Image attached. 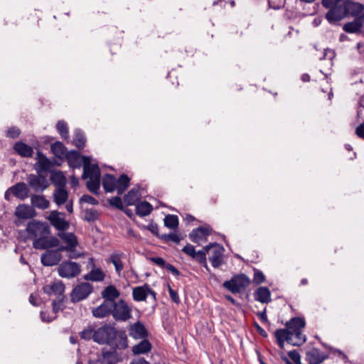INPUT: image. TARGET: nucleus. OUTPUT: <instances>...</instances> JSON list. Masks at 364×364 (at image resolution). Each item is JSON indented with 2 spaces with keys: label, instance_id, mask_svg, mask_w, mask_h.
<instances>
[{
  "label": "nucleus",
  "instance_id": "6",
  "mask_svg": "<svg viewBox=\"0 0 364 364\" xmlns=\"http://www.w3.org/2000/svg\"><path fill=\"white\" fill-rule=\"evenodd\" d=\"M65 216L64 213L53 210L50 213L47 219L58 232H65L70 228V223L65 220Z\"/></svg>",
  "mask_w": 364,
  "mask_h": 364
},
{
  "label": "nucleus",
  "instance_id": "9",
  "mask_svg": "<svg viewBox=\"0 0 364 364\" xmlns=\"http://www.w3.org/2000/svg\"><path fill=\"white\" fill-rule=\"evenodd\" d=\"M61 252V250H59V247L56 250H46V251L41 255V263L46 267L57 265L62 259Z\"/></svg>",
  "mask_w": 364,
  "mask_h": 364
},
{
  "label": "nucleus",
  "instance_id": "18",
  "mask_svg": "<svg viewBox=\"0 0 364 364\" xmlns=\"http://www.w3.org/2000/svg\"><path fill=\"white\" fill-rule=\"evenodd\" d=\"M119 361L116 350L113 351H103L97 360L90 362V364H117Z\"/></svg>",
  "mask_w": 364,
  "mask_h": 364
},
{
  "label": "nucleus",
  "instance_id": "52",
  "mask_svg": "<svg viewBox=\"0 0 364 364\" xmlns=\"http://www.w3.org/2000/svg\"><path fill=\"white\" fill-rule=\"evenodd\" d=\"M65 298H58L57 300H53L52 302L53 311L55 314L58 313L60 311H63L64 309L63 303Z\"/></svg>",
  "mask_w": 364,
  "mask_h": 364
},
{
  "label": "nucleus",
  "instance_id": "30",
  "mask_svg": "<svg viewBox=\"0 0 364 364\" xmlns=\"http://www.w3.org/2000/svg\"><path fill=\"white\" fill-rule=\"evenodd\" d=\"M105 274L100 268H93L88 274L84 275L86 281L102 282L105 279Z\"/></svg>",
  "mask_w": 364,
  "mask_h": 364
},
{
  "label": "nucleus",
  "instance_id": "1",
  "mask_svg": "<svg viewBox=\"0 0 364 364\" xmlns=\"http://www.w3.org/2000/svg\"><path fill=\"white\" fill-rule=\"evenodd\" d=\"M95 342L100 345H108L113 350H124L128 347L125 331L117 330L107 323L96 329Z\"/></svg>",
  "mask_w": 364,
  "mask_h": 364
},
{
  "label": "nucleus",
  "instance_id": "60",
  "mask_svg": "<svg viewBox=\"0 0 364 364\" xmlns=\"http://www.w3.org/2000/svg\"><path fill=\"white\" fill-rule=\"evenodd\" d=\"M288 355L296 364H301V356L296 350L289 351Z\"/></svg>",
  "mask_w": 364,
  "mask_h": 364
},
{
  "label": "nucleus",
  "instance_id": "61",
  "mask_svg": "<svg viewBox=\"0 0 364 364\" xmlns=\"http://www.w3.org/2000/svg\"><path fill=\"white\" fill-rule=\"evenodd\" d=\"M168 290L169 292L170 298L172 300V301L177 304H179L181 301L177 292L175 290H173L169 284L168 285Z\"/></svg>",
  "mask_w": 364,
  "mask_h": 364
},
{
  "label": "nucleus",
  "instance_id": "56",
  "mask_svg": "<svg viewBox=\"0 0 364 364\" xmlns=\"http://www.w3.org/2000/svg\"><path fill=\"white\" fill-rule=\"evenodd\" d=\"M108 202L111 206L115 207L119 210H123V204L119 196H114L108 199Z\"/></svg>",
  "mask_w": 364,
  "mask_h": 364
},
{
  "label": "nucleus",
  "instance_id": "26",
  "mask_svg": "<svg viewBox=\"0 0 364 364\" xmlns=\"http://www.w3.org/2000/svg\"><path fill=\"white\" fill-rule=\"evenodd\" d=\"M254 298L262 304H268L271 301V292L268 287H259L254 292Z\"/></svg>",
  "mask_w": 364,
  "mask_h": 364
},
{
  "label": "nucleus",
  "instance_id": "25",
  "mask_svg": "<svg viewBox=\"0 0 364 364\" xmlns=\"http://www.w3.org/2000/svg\"><path fill=\"white\" fill-rule=\"evenodd\" d=\"M82 156L79 151L71 150L68 151L65 158L70 167L73 168H80L82 166Z\"/></svg>",
  "mask_w": 364,
  "mask_h": 364
},
{
  "label": "nucleus",
  "instance_id": "58",
  "mask_svg": "<svg viewBox=\"0 0 364 364\" xmlns=\"http://www.w3.org/2000/svg\"><path fill=\"white\" fill-rule=\"evenodd\" d=\"M80 202L81 203H90L91 205H98L99 202L98 200L95 198L94 197L90 196V195H83L80 199Z\"/></svg>",
  "mask_w": 364,
  "mask_h": 364
},
{
  "label": "nucleus",
  "instance_id": "33",
  "mask_svg": "<svg viewBox=\"0 0 364 364\" xmlns=\"http://www.w3.org/2000/svg\"><path fill=\"white\" fill-rule=\"evenodd\" d=\"M38 160L37 165L39 166V169H37L38 173L41 171H46L52 166L50 161L41 151L37 152Z\"/></svg>",
  "mask_w": 364,
  "mask_h": 364
},
{
  "label": "nucleus",
  "instance_id": "62",
  "mask_svg": "<svg viewBox=\"0 0 364 364\" xmlns=\"http://www.w3.org/2000/svg\"><path fill=\"white\" fill-rule=\"evenodd\" d=\"M150 260L156 264V265L161 267H166L168 263H166V261L162 258L159 257H151Z\"/></svg>",
  "mask_w": 364,
  "mask_h": 364
},
{
  "label": "nucleus",
  "instance_id": "38",
  "mask_svg": "<svg viewBox=\"0 0 364 364\" xmlns=\"http://www.w3.org/2000/svg\"><path fill=\"white\" fill-rule=\"evenodd\" d=\"M306 322L304 318L300 317H294L286 323V327L289 328H297L300 331L305 327Z\"/></svg>",
  "mask_w": 364,
  "mask_h": 364
},
{
  "label": "nucleus",
  "instance_id": "43",
  "mask_svg": "<svg viewBox=\"0 0 364 364\" xmlns=\"http://www.w3.org/2000/svg\"><path fill=\"white\" fill-rule=\"evenodd\" d=\"M274 336L277 340L287 341L289 344H291V342H293V338H290L288 331L285 328H279L276 330L274 332Z\"/></svg>",
  "mask_w": 364,
  "mask_h": 364
},
{
  "label": "nucleus",
  "instance_id": "40",
  "mask_svg": "<svg viewBox=\"0 0 364 364\" xmlns=\"http://www.w3.org/2000/svg\"><path fill=\"white\" fill-rule=\"evenodd\" d=\"M85 143L86 138L84 133L80 129H76L74 134L73 144L79 149H82L85 146Z\"/></svg>",
  "mask_w": 364,
  "mask_h": 364
},
{
  "label": "nucleus",
  "instance_id": "3",
  "mask_svg": "<svg viewBox=\"0 0 364 364\" xmlns=\"http://www.w3.org/2000/svg\"><path fill=\"white\" fill-rule=\"evenodd\" d=\"M250 284V279L245 274L234 275L231 279L224 282L223 286L232 294L240 293Z\"/></svg>",
  "mask_w": 364,
  "mask_h": 364
},
{
  "label": "nucleus",
  "instance_id": "23",
  "mask_svg": "<svg viewBox=\"0 0 364 364\" xmlns=\"http://www.w3.org/2000/svg\"><path fill=\"white\" fill-rule=\"evenodd\" d=\"M14 150L21 157L31 158L33 154V148L26 143L19 141L14 144Z\"/></svg>",
  "mask_w": 364,
  "mask_h": 364
},
{
  "label": "nucleus",
  "instance_id": "37",
  "mask_svg": "<svg viewBox=\"0 0 364 364\" xmlns=\"http://www.w3.org/2000/svg\"><path fill=\"white\" fill-rule=\"evenodd\" d=\"M132 296L134 301H145L147 297L146 288L145 284L141 287H136L133 289Z\"/></svg>",
  "mask_w": 364,
  "mask_h": 364
},
{
  "label": "nucleus",
  "instance_id": "20",
  "mask_svg": "<svg viewBox=\"0 0 364 364\" xmlns=\"http://www.w3.org/2000/svg\"><path fill=\"white\" fill-rule=\"evenodd\" d=\"M59 239L55 236H46L39 244V242H36V250H49L50 248L59 247L60 245Z\"/></svg>",
  "mask_w": 364,
  "mask_h": 364
},
{
  "label": "nucleus",
  "instance_id": "63",
  "mask_svg": "<svg viewBox=\"0 0 364 364\" xmlns=\"http://www.w3.org/2000/svg\"><path fill=\"white\" fill-rule=\"evenodd\" d=\"M338 4H339L337 0H322V5L326 9H329Z\"/></svg>",
  "mask_w": 364,
  "mask_h": 364
},
{
  "label": "nucleus",
  "instance_id": "21",
  "mask_svg": "<svg viewBox=\"0 0 364 364\" xmlns=\"http://www.w3.org/2000/svg\"><path fill=\"white\" fill-rule=\"evenodd\" d=\"M9 190L12 192L16 198L24 200L28 197L29 188L27 185L23 182H19L11 186Z\"/></svg>",
  "mask_w": 364,
  "mask_h": 364
},
{
  "label": "nucleus",
  "instance_id": "34",
  "mask_svg": "<svg viewBox=\"0 0 364 364\" xmlns=\"http://www.w3.org/2000/svg\"><path fill=\"white\" fill-rule=\"evenodd\" d=\"M152 210L153 206L146 200L141 201L136 205V214L141 217L149 215Z\"/></svg>",
  "mask_w": 364,
  "mask_h": 364
},
{
  "label": "nucleus",
  "instance_id": "39",
  "mask_svg": "<svg viewBox=\"0 0 364 364\" xmlns=\"http://www.w3.org/2000/svg\"><path fill=\"white\" fill-rule=\"evenodd\" d=\"M164 226L171 229L176 230L178 227V218L176 215L168 214L164 219Z\"/></svg>",
  "mask_w": 364,
  "mask_h": 364
},
{
  "label": "nucleus",
  "instance_id": "41",
  "mask_svg": "<svg viewBox=\"0 0 364 364\" xmlns=\"http://www.w3.org/2000/svg\"><path fill=\"white\" fill-rule=\"evenodd\" d=\"M87 189L93 194L98 195L100 187V177L90 178L86 183Z\"/></svg>",
  "mask_w": 364,
  "mask_h": 364
},
{
  "label": "nucleus",
  "instance_id": "51",
  "mask_svg": "<svg viewBox=\"0 0 364 364\" xmlns=\"http://www.w3.org/2000/svg\"><path fill=\"white\" fill-rule=\"evenodd\" d=\"M90 161L91 159L89 156H82V165L83 166V173L82 175V179L87 178L88 168L92 166V164H90Z\"/></svg>",
  "mask_w": 364,
  "mask_h": 364
},
{
  "label": "nucleus",
  "instance_id": "22",
  "mask_svg": "<svg viewBox=\"0 0 364 364\" xmlns=\"http://www.w3.org/2000/svg\"><path fill=\"white\" fill-rule=\"evenodd\" d=\"M120 296L119 291L114 285H109L106 287L101 292L102 298L111 303L116 302V299Z\"/></svg>",
  "mask_w": 364,
  "mask_h": 364
},
{
  "label": "nucleus",
  "instance_id": "32",
  "mask_svg": "<svg viewBox=\"0 0 364 364\" xmlns=\"http://www.w3.org/2000/svg\"><path fill=\"white\" fill-rule=\"evenodd\" d=\"M31 201L33 206L44 210L48 208L49 201L42 195H32Z\"/></svg>",
  "mask_w": 364,
  "mask_h": 364
},
{
  "label": "nucleus",
  "instance_id": "16",
  "mask_svg": "<svg viewBox=\"0 0 364 364\" xmlns=\"http://www.w3.org/2000/svg\"><path fill=\"white\" fill-rule=\"evenodd\" d=\"M112 304L109 301L104 300L97 307L92 309V314L95 318H103L112 315Z\"/></svg>",
  "mask_w": 364,
  "mask_h": 364
},
{
  "label": "nucleus",
  "instance_id": "10",
  "mask_svg": "<svg viewBox=\"0 0 364 364\" xmlns=\"http://www.w3.org/2000/svg\"><path fill=\"white\" fill-rule=\"evenodd\" d=\"M326 18L331 24H336L346 17L343 2L328 9Z\"/></svg>",
  "mask_w": 364,
  "mask_h": 364
},
{
  "label": "nucleus",
  "instance_id": "29",
  "mask_svg": "<svg viewBox=\"0 0 364 364\" xmlns=\"http://www.w3.org/2000/svg\"><path fill=\"white\" fill-rule=\"evenodd\" d=\"M102 186L105 192L112 193L116 189L117 179L109 173H106L102 178Z\"/></svg>",
  "mask_w": 364,
  "mask_h": 364
},
{
  "label": "nucleus",
  "instance_id": "24",
  "mask_svg": "<svg viewBox=\"0 0 364 364\" xmlns=\"http://www.w3.org/2000/svg\"><path fill=\"white\" fill-rule=\"evenodd\" d=\"M327 356L321 354L318 348H314L306 353V360L311 364H320Z\"/></svg>",
  "mask_w": 364,
  "mask_h": 364
},
{
  "label": "nucleus",
  "instance_id": "5",
  "mask_svg": "<svg viewBox=\"0 0 364 364\" xmlns=\"http://www.w3.org/2000/svg\"><path fill=\"white\" fill-rule=\"evenodd\" d=\"M59 275L63 278H74L81 272L80 265L75 262L65 261L62 262L58 269Z\"/></svg>",
  "mask_w": 364,
  "mask_h": 364
},
{
  "label": "nucleus",
  "instance_id": "17",
  "mask_svg": "<svg viewBox=\"0 0 364 364\" xmlns=\"http://www.w3.org/2000/svg\"><path fill=\"white\" fill-rule=\"evenodd\" d=\"M343 5L346 16L363 17V15L361 13L363 10V6L361 4L346 1L343 2Z\"/></svg>",
  "mask_w": 364,
  "mask_h": 364
},
{
  "label": "nucleus",
  "instance_id": "59",
  "mask_svg": "<svg viewBox=\"0 0 364 364\" xmlns=\"http://www.w3.org/2000/svg\"><path fill=\"white\" fill-rule=\"evenodd\" d=\"M144 229L149 230L152 234L160 238L161 235L159 232V226L156 223H151L146 226H144Z\"/></svg>",
  "mask_w": 364,
  "mask_h": 364
},
{
  "label": "nucleus",
  "instance_id": "53",
  "mask_svg": "<svg viewBox=\"0 0 364 364\" xmlns=\"http://www.w3.org/2000/svg\"><path fill=\"white\" fill-rule=\"evenodd\" d=\"M130 178L127 174L122 173L117 180V186H122L124 188H127L129 186Z\"/></svg>",
  "mask_w": 364,
  "mask_h": 364
},
{
  "label": "nucleus",
  "instance_id": "50",
  "mask_svg": "<svg viewBox=\"0 0 364 364\" xmlns=\"http://www.w3.org/2000/svg\"><path fill=\"white\" fill-rule=\"evenodd\" d=\"M65 286L62 282L53 283V294L58 296V298H65Z\"/></svg>",
  "mask_w": 364,
  "mask_h": 364
},
{
  "label": "nucleus",
  "instance_id": "2",
  "mask_svg": "<svg viewBox=\"0 0 364 364\" xmlns=\"http://www.w3.org/2000/svg\"><path fill=\"white\" fill-rule=\"evenodd\" d=\"M28 233V239H33V247L36 249V242L39 244L43 240L50 235V228L46 222H41L37 220H32L28 223L26 228Z\"/></svg>",
  "mask_w": 364,
  "mask_h": 364
},
{
  "label": "nucleus",
  "instance_id": "19",
  "mask_svg": "<svg viewBox=\"0 0 364 364\" xmlns=\"http://www.w3.org/2000/svg\"><path fill=\"white\" fill-rule=\"evenodd\" d=\"M15 215L21 219H30L35 217L36 213L32 207L28 205L21 204L16 208Z\"/></svg>",
  "mask_w": 364,
  "mask_h": 364
},
{
  "label": "nucleus",
  "instance_id": "45",
  "mask_svg": "<svg viewBox=\"0 0 364 364\" xmlns=\"http://www.w3.org/2000/svg\"><path fill=\"white\" fill-rule=\"evenodd\" d=\"M56 129L63 139H67L68 138V128L65 121H58L56 124Z\"/></svg>",
  "mask_w": 364,
  "mask_h": 364
},
{
  "label": "nucleus",
  "instance_id": "13",
  "mask_svg": "<svg viewBox=\"0 0 364 364\" xmlns=\"http://www.w3.org/2000/svg\"><path fill=\"white\" fill-rule=\"evenodd\" d=\"M212 232V228L210 227L200 226L193 229L188 235L189 239L194 243L200 244L202 240H205L206 237Z\"/></svg>",
  "mask_w": 364,
  "mask_h": 364
},
{
  "label": "nucleus",
  "instance_id": "54",
  "mask_svg": "<svg viewBox=\"0 0 364 364\" xmlns=\"http://www.w3.org/2000/svg\"><path fill=\"white\" fill-rule=\"evenodd\" d=\"M264 281H265V276L262 273V272L259 269H255L254 270V277H253L254 284L258 285V284L263 283Z\"/></svg>",
  "mask_w": 364,
  "mask_h": 364
},
{
  "label": "nucleus",
  "instance_id": "15",
  "mask_svg": "<svg viewBox=\"0 0 364 364\" xmlns=\"http://www.w3.org/2000/svg\"><path fill=\"white\" fill-rule=\"evenodd\" d=\"M129 334L134 339H142L148 337L149 332L141 321H137L129 326Z\"/></svg>",
  "mask_w": 364,
  "mask_h": 364
},
{
  "label": "nucleus",
  "instance_id": "4",
  "mask_svg": "<svg viewBox=\"0 0 364 364\" xmlns=\"http://www.w3.org/2000/svg\"><path fill=\"white\" fill-rule=\"evenodd\" d=\"M112 316L117 321H127L132 318V309L124 299H119L112 304Z\"/></svg>",
  "mask_w": 364,
  "mask_h": 364
},
{
  "label": "nucleus",
  "instance_id": "7",
  "mask_svg": "<svg viewBox=\"0 0 364 364\" xmlns=\"http://www.w3.org/2000/svg\"><path fill=\"white\" fill-rule=\"evenodd\" d=\"M93 291V287L88 282H82L77 285L70 294V301L73 303L85 299Z\"/></svg>",
  "mask_w": 364,
  "mask_h": 364
},
{
  "label": "nucleus",
  "instance_id": "31",
  "mask_svg": "<svg viewBox=\"0 0 364 364\" xmlns=\"http://www.w3.org/2000/svg\"><path fill=\"white\" fill-rule=\"evenodd\" d=\"M50 179L53 184L58 188H65L67 183L66 177L60 171L53 172L50 175Z\"/></svg>",
  "mask_w": 364,
  "mask_h": 364
},
{
  "label": "nucleus",
  "instance_id": "12",
  "mask_svg": "<svg viewBox=\"0 0 364 364\" xmlns=\"http://www.w3.org/2000/svg\"><path fill=\"white\" fill-rule=\"evenodd\" d=\"M224 252V247L216 242L209 255V261L214 268L220 267L223 263Z\"/></svg>",
  "mask_w": 364,
  "mask_h": 364
},
{
  "label": "nucleus",
  "instance_id": "55",
  "mask_svg": "<svg viewBox=\"0 0 364 364\" xmlns=\"http://www.w3.org/2000/svg\"><path fill=\"white\" fill-rule=\"evenodd\" d=\"M100 177V170L97 164H92L88 168L87 178Z\"/></svg>",
  "mask_w": 364,
  "mask_h": 364
},
{
  "label": "nucleus",
  "instance_id": "11",
  "mask_svg": "<svg viewBox=\"0 0 364 364\" xmlns=\"http://www.w3.org/2000/svg\"><path fill=\"white\" fill-rule=\"evenodd\" d=\"M57 236L66 243V245L59 247V250L63 252L74 250L79 244L77 237L73 232H58Z\"/></svg>",
  "mask_w": 364,
  "mask_h": 364
},
{
  "label": "nucleus",
  "instance_id": "14",
  "mask_svg": "<svg viewBox=\"0 0 364 364\" xmlns=\"http://www.w3.org/2000/svg\"><path fill=\"white\" fill-rule=\"evenodd\" d=\"M181 251L200 264H205L207 261L203 251H196L195 247L191 244L184 246Z\"/></svg>",
  "mask_w": 364,
  "mask_h": 364
},
{
  "label": "nucleus",
  "instance_id": "57",
  "mask_svg": "<svg viewBox=\"0 0 364 364\" xmlns=\"http://www.w3.org/2000/svg\"><path fill=\"white\" fill-rule=\"evenodd\" d=\"M21 134V130L16 127H10L6 133V136L11 139H16Z\"/></svg>",
  "mask_w": 364,
  "mask_h": 364
},
{
  "label": "nucleus",
  "instance_id": "27",
  "mask_svg": "<svg viewBox=\"0 0 364 364\" xmlns=\"http://www.w3.org/2000/svg\"><path fill=\"white\" fill-rule=\"evenodd\" d=\"M151 348V343L145 338H142L139 343L132 347V352L134 355L146 354L150 352Z\"/></svg>",
  "mask_w": 364,
  "mask_h": 364
},
{
  "label": "nucleus",
  "instance_id": "49",
  "mask_svg": "<svg viewBox=\"0 0 364 364\" xmlns=\"http://www.w3.org/2000/svg\"><path fill=\"white\" fill-rule=\"evenodd\" d=\"M293 342L291 345L294 346H300L304 344L306 341V337L303 334L302 331L296 333L293 337Z\"/></svg>",
  "mask_w": 364,
  "mask_h": 364
},
{
  "label": "nucleus",
  "instance_id": "36",
  "mask_svg": "<svg viewBox=\"0 0 364 364\" xmlns=\"http://www.w3.org/2000/svg\"><path fill=\"white\" fill-rule=\"evenodd\" d=\"M50 149L51 152L55 155V156L59 159L65 157V155L68 152L66 147L60 141H55V143L52 144L50 146Z\"/></svg>",
  "mask_w": 364,
  "mask_h": 364
},
{
  "label": "nucleus",
  "instance_id": "48",
  "mask_svg": "<svg viewBox=\"0 0 364 364\" xmlns=\"http://www.w3.org/2000/svg\"><path fill=\"white\" fill-rule=\"evenodd\" d=\"M95 331L92 327H88L80 333V338L85 341H90L92 339L95 341Z\"/></svg>",
  "mask_w": 364,
  "mask_h": 364
},
{
  "label": "nucleus",
  "instance_id": "35",
  "mask_svg": "<svg viewBox=\"0 0 364 364\" xmlns=\"http://www.w3.org/2000/svg\"><path fill=\"white\" fill-rule=\"evenodd\" d=\"M68 198V193L65 188H58L53 193V201L58 205L64 204Z\"/></svg>",
  "mask_w": 364,
  "mask_h": 364
},
{
  "label": "nucleus",
  "instance_id": "8",
  "mask_svg": "<svg viewBox=\"0 0 364 364\" xmlns=\"http://www.w3.org/2000/svg\"><path fill=\"white\" fill-rule=\"evenodd\" d=\"M28 183L29 186L38 193H43L50 185L46 177L40 173L38 175H28Z\"/></svg>",
  "mask_w": 364,
  "mask_h": 364
},
{
  "label": "nucleus",
  "instance_id": "64",
  "mask_svg": "<svg viewBox=\"0 0 364 364\" xmlns=\"http://www.w3.org/2000/svg\"><path fill=\"white\" fill-rule=\"evenodd\" d=\"M355 134L358 137L364 139V122L356 127Z\"/></svg>",
  "mask_w": 364,
  "mask_h": 364
},
{
  "label": "nucleus",
  "instance_id": "47",
  "mask_svg": "<svg viewBox=\"0 0 364 364\" xmlns=\"http://www.w3.org/2000/svg\"><path fill=\"white\" fill-rule=\"evenodd\" d=\"M160 239L164 242H168L170 241L178 244L182 237L178 235L176 233L171 232L169 234H163L160 236Z\"/></svg>",
  "mask_w": 364,
  "mask_h": 364
},
{
  "label": "nucleus",
  "instance_id": "42",
  "mask_svg": "<svg viewBox=\"0 0 364 364\" xmlns=\"http://www.w3.org/2000/svg\"><path fill=\"white\" fill-rule=\"evenodd\" d=\"M139 199V191L136 189H131L124 196V201L127 205H134Z\"/></svg>",
  "mask_w": 364,
  "mask_h": 364
},
{
  "label": "nucleus",
  "instance_id": "44",
  "mask_svg": "<svg viewBox=\"0 0 364 364\" xmlns=\"http://www.w3.org/2000/svg\"><path fill=\"white\" fill-rule=\"evenodd\" d=\"M122 254H121V255L112 254L110 255L109 260L110 262H112L114 264V266L115 267V270L118 274H119L120 272L124 268L123 263L120 259V257L122 256Z\"/></svg>",
  "mask_w": 364,
  "mask_h": 364
},
{
  "label": "nucleus",
  "instance_id": "46",
  "mask_svg": "<svg viewBox=\"0 0 364 364\" xmlns=\"http://www.w3.org/2000/svg\"><path fill=\"white\" fill-rule=\"evenodd\" d=\"M99 213L93 208L86 209L85 211V220L89 223H93L98 220Z\"/></svg>",
  "mask_w": 364,
  "mask_h": 364
},
{
  "label": "nucleus",
  "instance_id": "28",
  "mask_svg": "<svg viewBox=\"0 0 364 364\" xmlns=\"http://www.w3.org/2000/svg\"><path fill=\"white\" fill-rule=\"evenodd\" d=\"M363 23V17H356L353 21L348 22L344 24L343 29L344 31L348 33H358L361 31Z\"/></svg>",
  "mask_w": 364,
  "mask_h": 364
}]
</instances>
